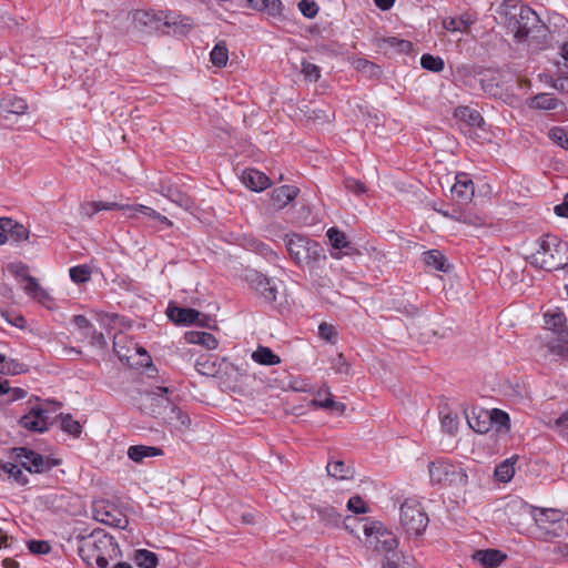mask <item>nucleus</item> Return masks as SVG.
I'll return each instance as SVG.
<instances>
[{
  "label": "nucleus",
  "instance_id": "nucleus-2",
  "mask_svg": "<svg viewBox=\"0 0 568 568\" xmlns=\"http://www.w3.org/2000/svg\"><path fill=\"white\" fill-rule=\"evenodd\" d=\"M531 264L546 271H557L568 265V243L557 235L546 234L537 241L530 256Z\"/></svg>",
  "mask_w": 568,
  "mask_h": 568
},
{
  "label": "nucleus",
  "instance_id": "nucleus-1",
  "mask_svg": "<svg viewBox=\"0 0 568 568\" xmlns=\"http://www.w3.org/2000/svg\"><path fill=\"white\" fill-rule=\"evenodd\" d=\"M79 555L90 567L106 568L118 557L119 547L104 530L97 529L80 539Z\"/></svg>",
  "mask_w": 568,
  "mask_h": 568
},
{
  "label": "nucleus",
  "instance_id": "nucleus-13",
  "mask_svg": "<svg viewBox=\"0 0 568 568\" xmlns=\"http://www.w3.org/2000/svg\"><path fill=\"white\" fill-rule=\"evenodd\" d=\"M94 518L104 525L115 528H125L128 524L126 518L119 509L105 505L94 506Z\"/></svg>",
  "mask_w": 568,
  "mask_h": 568
},
{
  "label": "nucleus",
  "instance_id": "nucleus-21",
  "mask_svg": "<svg viewBox=\"0 0 568 568\" xmlns=\"http://www.w3.org/2000/svg\"><path fill=\"white\" fill-rule=\"evenodd\" d=\"M0 230L8 236V241H26L29 237V230L10 217H0Z\"/></svg>",
  "mask_w": 568,
  "mask_h": 568
},
{
  "label": "nucleus",
  "instance_id": "nucleus-62",
  "mask_svg": "<svg viewBox=\"0 0 568 568\" xmlns=\"http://www.w3.org/2000/svg\"><path fill=\"white\" fill-rule=\"evenodd\" d=\"M399 559L400 555L396 550L390 552L388 556H385L383 568H399Z\"/></svg>",
  "mask_w": 568,
  "mask_h": 568
},
{
  "label": "nucleus",
  "instance_id": "nucleus-25",
  "mask_svg": "<svg viewBox=\"0 0 568 568\" xmlns=\"http://www.w3.org/2000/svg\"><path fill=\"white\" fill-rule=\"evenodd\" d=\"M184 338L189 344L201 345L209 351H213L219 346V341L215 336L207 332L189 331L184 334Z\"/></svg>",
  "mask_w": 568,
  "mask_h": 568
},
{
  "label": "nucleus",
  "instance_id": "nucleus-32",
  "mask_svg": "<svg viewBox=\"0 0 568 568\" xmlns=\"http://www.w3.org/2000/svg\"><path fill=\"white\" fill-rule=\"evenodd\" d=\"M251 358L255 363L264 366H274L281 363V357L266 346H258L252 353Z\"/></svg>",
  "mask_w": 568,
  "mask_h": 568
},
{
  "label": "nucleus",
  "instance_id": "nucleus-12",
  "mask_svg": "<svg viewBox=\"0 0 568 568\" xmlns=\"http://www.w3.org/2000/svg\"><path fill=\"white\" fill-rule=\"evenodd\" d=\"M250 284L264 301L271 303L276 300L277 285L273 278L254 273L250 277Z\"/></svg>",
  "mask_w": 568,
  "mask_h": 568
},
{
  "label": "nucleus",
  "instance_id": "nucleus-14",
  "mask_svg": "<svg viewBox=\"0 0 568 568\" xmlns=\"http://www.w3.org/2000/svg\"><path fill=\"white\" fill-rule=\"evenodd\" d=\"M454 200L458 202L470 201L475 193L474 182L466 173H458L455 176V183L450 187Z\"/></svg>",
  "mask_w": 568,
  "mask_h": 568
},
{
  "label": "nucleus",
  "instance_id": "nucleus-5",
  "mask_svg": "<svg viewBox=\"0 0 568 568\" xmlns=\"http://www.w3.org/2000/svg\"><path fill=\"white\" fill-rule=\"evenodd\" d=\"M363 531L366 547L384 556H388L398 547L396 536L381 521L367 519Z\"/></svg>",
  "mask_w": 568,
  "mask_h": 568
},
{
  "label": "nucleus",
  "instance_id": "nucleus-38",
  "mask_svg": "<svg viewBox=\"0 0 568 568\" xmlns=\"http://www.w3.org/2000/svg\"><path fill=\"white\" fill-rule=\"evenodd\" d=\"M515 475L513 459H506L495 468V477L501 483H508Z\"/></svg>",
  "mask_w": 568,
  "mask_h": 568
},
{
  "label": "nucleus",
  "instance_id": "nucleus-41",
  "mask_svg": "<svg viewBox=\"0 0 568 568\" xmlns=\"http://www.w3.org/2000/svg\"><path fill=\"white\" fill-rule=\"evenodd\" d=\"M327 237L331 245L336 250L346 248L349 245L346 234L335 227H331L327 231Z\"/></svg>",
  "mask_w": 568,
  "mask_h": 568
},
{
  "label": "nucleus",
  "instance_id": "nucleus-33",
  "mask_svg": "<svg viewBox=\"0 0 568 568\" xmlns=\"http://www.w3.org/2000/svg\"><path fill=\"white\" fill-rule=\"evenodd\" d=\"M545 325L550 331L551 336L565 329L566 316L562 312H548L544 316Z\"/></svg>",
  "mask_w": 568,
  "mask_h": 568
},
{
  "label": "nucleus",
  "instance_id": "nucleus-64",
  "mask_svg": "<svg viewBox=\"0 0 568 568\" xmlns=\"http://www.w3.org/2000/svg\"><path fill=\"white\" fill-rule=\"evenodd\" d=\"M555 213L561 217H568V193L565 195L562 203L554 209Z\"/></svg>",
  "mask_w": 568,
  "mask_h": 568
},
{
  "label": "nucleus",
  "instance_id": "nucleus-18",
  "mask_svg": "<svg viewBox=\"0 0 568 568\" xmlns=\"http://www.w3.org/2000/svg\"><path fill=\"white\" fill-rule=\"evenodd\" d=\"M477 21V17L471 12H464L459 17H448L443 19V28L449 32L466 33Z\"/></svg>",
  "mask_w": 568,
  "mask_h": 568
},
{
  "label": "nucleus",
  "instance_id": "nucleus-37",
  "mask_svg": "<svg viewBox=\"0 0 568 568\" xmlns=\"http://www.w3.org/2000/svg\"><path fill=\"white\" fill-rule=\"evenodd\" d=\"M134 561L140 568H155L158 565V557L150 550L139 549L134 554Z\"/></svg>",
  "mask_w": 568,
  "mask_h": 568
},
{
  "label": "nucleus",
  "instance_id": "nucleus-45",
  "mask_svg": "<svg viewBox=\"0 0 568 568\" xmlns=\"http://www.w3.org/2000/svg\"><path fill=\"white\" fill-rule=\"evenodd\" d=\"M540 518H536V521L558 523L564 518V514L559 509L554 508H539Z\"/></svg>",
  "mask_w": 568,
  "mask_h": 568
},
{
  "label": "nucleus",
  "instance_id": "nucleus-4",
  "mask_svg": "<svg viewBox=\"0 0 568 568\" xmlns=\"http://www.w3.org/2000/svg\"><path fill=\"white\" fill-rule=\"evenodd\" d=\"M428 474L433 485L462 487L468 481L466 470L459 464L445 458L430 462Z\"/></svg>",
  "mask_w": 568,
  "mask_h": 568
},
{
  "label": "nucleus",
  "instance_id": "nucleus-58",
  "mask_svg": "<svg viewBox=\"0 0 568 568\" xmlns=\"http://www.w3.org/2000/svg\"><path fill=\"white\" fill-rule=\"evenodd\" d=\"M2 395L8 396V400L12 402L24 398L27 396V392L20 387L11 388L10 385L8 384V390L0 394V396Z\"/></svg>",
  "mask_w": 568,
  "mask_h": 568
},
{
  "label": "nucleus",
  "instance_id": "nucleus-57",
  "mask_svg": "<svg viewBox=\"0 0 568 568\" xmlns=\"http://www.w3.org/2000/svg\"><path fill=\"white\" fill-rule=\"evenodd\" d=\"M344 185H345L346 190H348L355 194H362L365 192L364 184L361 181L353 179V178H347L344 181Z\"/></svg>",
  "mask_w": 568,
  "mask_h": 568
},
{
  "label": "nucleus",
  "instance_id": "nucleus-40",
  "mask_svg": "<svg viewBox=\"0 0 568 568\" xmlns=\"http://www.w3.org/2000/svg\"><path fill=\"white\" fill-rule=\"evenodd\" d=\"M61 429L74 437H78L82 433V426L81 424L73 419V417L70 414L61 415Z\"/></svg>",
  "mask_w": 568,
  "mask_h": 568
},
{
  "label": "nucleus",
  "instance_id": "nucleus-27",
  "mask_svg": "<svg viewBox=\"0 0 568 568\" xmlns=\"http://www.w3.org/2000/svg\"><path fill=\"white\" fill-rule=\"evenodd\" d=\"M530 109L550 111L559 106L560 101L552 93H539L527 100Z\"/></svg>",
  "mask_w": 568,
  "mask_h": 568
},
{
  "label": "nucleus",
  "instance_id": "nucleus-46",
  "mask_svg": "<svg viewBox=\"0 0 568 568\" xmlns=\"http://www.w3.org/2000/svg\"><path fill=\"white\" fill-rule=\"evenodd\" d=\"M549 139L562 149L568 150V131L562 128H552L548 133Z\"/></svg>",
  "mask_w": 568,
  "mask_h": 568
},
{
  "label": "nucleus",
  "instance_id": "nucleus-56",
  "mask_svg": "<svg viewBox=\"0 0 568 568\" xmlns=\"http://www.w3.org/2000/svg\"><path fill=\"white\" fill-rule=\"evenodd\" d=\"M159 192L171 201L179 203L180 205L183 204V195L171 186L161 185Z\"/></svg>",
  "mask_w": 568,
  "mask_h": 568
},
{
  "label": "nucleus",
  "instance_id": "nucleus-17",
  "mask_svg": "<svg viewBox=\"0 0 568 568\" xmlns=\"http://www.w3.org/2000/svg\"><path fill=\"white\" fill-rule=\"evenodd\" d=\"M311 405L316 408H324L335 412L339 415L346 410V405L341 402H335L327 386L322 387L317 393L316 397L311 402Z\"/></svg>",
  "mask_w": 568,
  "mask_h": 568
},
{
  "label": "nucleus",
  "instance_id": "nucleus-3",
  "mask_svg": "<svg viewBox=\"0 0 568 568\" xmlns=\"http://www.w3.org/2000/svg\"><path fill=\"white\" fill-rule=\"evenodd\" d=\"M501 14L505 16L503 18L507 30L518 41H521L529 34L531 26L537 21L534 10L516 3H505L501 7Z\"/></svg>",
  "mask_w": 568,
  "mask_h": 568
},
{
  "label": "nucleus",
  "instance_id": "nucleus-48",
  "mask_svg": "<svg viewBox=\"0 0 568 568\" xmlns=\"http://www.w3.org/2000/svg\"><path fill=\"white\" fill-rule=\"evenodd\" d=\"M288 387L292 390L301 392V393H308L312 390V385L308 382V379L305 377H301V376L291 377L290 382H288Z\"/></svg>",
  "mask_w": 568,
  "mask_h": 568
},
{
  "label": "nucleus",
  "instance_id": "nucleus-19",
  "mask_svg": "<svg viewBox=\"0 0 568 568\" xmlns=\"http://www.w3.org/2000/svg\"><path fill=\"white\" fill-rule=\"evenodd\" d=\"M241 180L246 187L255 192H261L271 184L268 176L255 169H245L242 172Z\"/></svg>",
  "mask_w": 568,
  "mask_h": 568
},
{
  "label": "nucleus",
  "instance_id": "nucleus-9",
  "mask_svg": "<svg viewBox=\"0 0 568 568\" xmlns=\"http://www.w3.org/2000/svg\"><path fill=\"white\" fill-rule=\"evenodd\" d=\"M49 420V410L36 405L20 418V424L28 430L43 433L48 429Z\"/></svg>",
  "mask_w": 568,
  "mask_h": 568
},
{
  "label": "nucleus",
  "instance_id": "nucleus-34",
  "mask_svg": "<svg viewBox=\"0 0 568 568\" xmlns=\"http://www.w3.org/2000/svg\"><path fill=\"white\" fill-rule=\"evenodd\" d=\"M210 61L216 68H223L229 61V49L224 41L217 42L210 53Z\"/></svg>",
  "mask_w": 568,
  "mask_h": 568
},
{
  "label": "nucleus",
  "instance_id": "nucleus-36",
  "mask_svg": "<svg viewBox=\"0 0 568 568\" xmlns=\"http://www.w3.org/2000/svg\"><path fill=\"white\" fill-rule=\"evenodd\" d=\"M24 364L8 357L6 353L0 352V373L14 375L24 372Z\"/></svg>",
  "mask_w": 568,
  "mask_h": 568
},
{
  "label": "nucleus",
  "instance_id": "nucleus-29",
  "mask_svg": "<svg viewBox=\"0 0 568 568\" xmlns=\"http://www.w3.org/2000/svg\"><path fill=\"white\" fill-rule=\"evenodd\" d=\"M252 9L264 11L272 17H281L283 13V4L281 0H247Z\"/></svg>",
  "mask_w": 568,
  "mask_h": 568
},
{
  "label": "nucleus",
  "instance_id": "nucleus-10",
  "mask_svg": "<svg viewBox=\"0 0 568 568\" xmlns=\"http://www.w3.org/2000/svg\"><path fill=\"white\" fill-rule=\"evenodd\" d=\"M19 268L22 273V281L24 282L23 290L24 292L32 297L33 300L38 301L40 304L45 306L47 308L53 307V298L49 295V293L39 284V282L32 277L26 274L24 266H16Z\"/></svg>",
  "mask_w": 568,
  "mask_h": 568
},
{
  "label": "nucleus",
  "instance_id": "nucleus-30",
  "mask_svg": "<svg viewBox=\"0 0 568 568\" xmlns=\"http://www.w3.org/2000/svg\"><path fill=\"white\" fill-rule=\"evenodd\" d=\"M160 455H162V450L153 446L133 445L128 448V457L135 463H142L148 457Z\"/></svg>",
  "mask_w": 568,
  "mask_h": 568
},
{
  "label": "nucleus",
  "instance_id": "nucleus-43",
  "mask_svg": "<svg viewBox=\"0 0 568 568\" xmlns=\"http://www.w3.org/2000/svg\"><path fill=\"white\" fill-rule=\"evenodd\" d=\"M457 115H459L473 126H481L484 124V119L480 113L467 106L459 108L457 110Z\"/></svg>",
  "mask_w": 568,
  "mask_h": 568
},
{
  "label": "nucleus",
  "instance_id": "nucleus-31",
  "mask_svg": "<svg viewBox=\"0 0 568 568\" xmlns=\"http://www.w3.org/2000/svg\"><path fill=\"white\" fill-rule=\"evenodd\" d=\"M452 220L474 227H481L488 224L486 216L469 210H458V213L452 215Z\"/></svg>",
  "mask_w": 568,
  "mask_h": 568
},
{
  "label": "nucleus",
  "instance_id": "nucleus-61",
  "mask_svg": "<svg viewBox=\"0 0 568 568\" xmlns=\"http://www.w3.org/2000/svg\"><path fill=\"white\" fill-rule=\"evenodd\" d=\"M555 425L561 435L568 437V410L562 413V415L556 420Z\"/></svg>",
  "mask_w": 568,
  "mask_h": 568
},
{
  "label": "nucleus",
  "instance_id": "nucleus-53",
  "mask_svg": "<svg viewBox=\"0 0 568 568\" xmlns=\"http://www.w3.org/2000/svg\"><path fill=\"white\" fill-rule=\"evenodd\" d=\"M318 514L323 520L327 524H337L339 521L341 516L333 507H324L318 509Z\"/></svg>",
  "mask_w": 568,
  "mask_h": 568
},
{
  "label": "nucleus",
  "instance_id": "nucleus-54",
  "mask_svg": "<svg viewBox=\"0 0 568 568\" xmlns=\"http://www.w3.org/2000/svg\"><path fill=\"white\" fill-rule=\"evenodd\" d=\"M442 426L443 428L449 433V434H453L457 430L458 428V419H457V416L455 414H446L445 416H443L442 418Z\"/></svg>",
  "mask_w": 568,
  "mask_h": 568
},
{
  "label": "nucleus",
  "instance_id": "nucleus-20",
  "mask_svg": "<svg viewBox=\"0 0 568 568\" xmlns=\"http://www.w3.org/2000/svg\"><path fill=\"white\" fill-rule=\"evenodd\" d=\"M298 192V187L294 185L276 187L271 193V203L277 210L284 209L297 196Z\"/></svg>",
  "mask_w": 568,
  "mask_h": 568
},
{
  "label": "nucleus",
  "instance_id": "nucleus-52",
  "mask_svg": "<svg viewBox=\"0 0 568 568\" xmlns=\"http://www.w3.org/2000/svg\"><path fill=\"white\" fill-rule=\"evenodd\" d=\"M297 6L302 14L306 18H314L318 12V6L311 0H301Z\"/></svg>",
  "mask_w": 568,
  "mask_h": 568
},
{
  "label": "nucleus",
  "instance_id": "nucleus-35",
  "mask_svg": "<svg viewBox=\"0 0 568 568\" xmlns=\"http://www.w3.org/2000/svg\"><path fill=\"white\" fill-rule=\"evenodd\" d=\"M423 262L436 271L446 272V258L438 250H430L423 253Z\"/></svg>",
  "mask_w": 568,
  "mask_h": 568
},
{
  "label": "nucleus",
  "instance_id": "nucleus-16",
  "mask_svg": "<svg viewBox=\"0 0 568 568\" xmlns=\"http://www.w3.org/2000/svg\"><path fill=\"white\" fill-rule=\"evenodd\" d=\"M168 317L180 325L204 324L200 322L201 313L194 308H183L179 306H169L166 311Z\"/></svg>",
  "mask_w": 568,
  "mask_h": 568
},
{
  "label": "nucleus",
  "instance_id": "nucleus-28",
  "mask_svg": "<svg viewBox=\"0 0 568 568\" xmlns=\"http://www.w3.org/2000/svg\"><path fill=\"white\" fill-rule=\"evenodd\" d=\"M546 339L550 352L562 358H568V331H560L556 336L547 334Z\"/></svg>",
  "mask_w": 568,
  "mask_h": 568
},
{
  "label": "nucleus",
  "instance_id": "nucleus-60",
  "mask_svg": "<svg viewBox=\"0 0 568 568\" xmlns=\"http://www.w3.org/2000/svg\"><path fill=\"white\" fill-rule=\"evenodd\" d=\"M554 88L564 94H568V73L562 71L561 74L556 79Z\"/></svg>",
  "mask_w": 568,
  "mask_h": 568
},
{
  "label": "nucleus",
  "instance_id": "nucleus-8",
  "mask_svg": "<svg viewBox=\"0 0 568 568\" xmlns=\"http://www.w3.org/2000/svg\"><path fill=\"white\" fill-rule=\"evenodd\" d=\"M19 463L29 473H42L50 470L57 463L49 458H44L40 454L28 448H20L17 454Z\"/></svg>",
  "mask_w": 568,
  "mask_h": 568
},
{
  "label": "nucleus",
  "instance_id": "nucleus-63",
  "mask_svg": "<svg viewBox=\"0 0 568 568\" xmlns=\"http://www.w3.org/2000/svg\"><path fill=\"white\" fill-rule=\"evenodd\" d=\"M334 369L339 374H348L349 365L342 354H339L334 363Z\"/></svg>",
  "mask_w": 568,
  "mask_h": 568
},
{
  "label": "nucleus",
  "instance_id": "nucleus-39",
  "mask_svg": "<svg viewBox=\"0 0 568 568\" xmlns=\"http://www.w3.org/2000/svg\"><path fill=\"white\" fill-rule=\"evenodd\" d=\"M72 323H73V325L78 329L83 332V334L85 336H89L92 333L93 334V336H92L93 338H95L98 341L103 339V335L100 334V333H97V331L93 328L92 324L90 323V321L85 316H83V315H75L72 318Z\"/></svg>",
  "mask_w": 568,
  "mask_h": 568
},
{
  "label": "nucleus",
  "instance_id": "nucleus-6",
  "mask_svg": "<svg viewBox=\"0 0 568 568\" xmlns=\"http://www.w3.org/2000/svg\"><path fill=\"white\" fill-rule=\"evenodd\" d=\"M400 524L408 535L420 536L428 525V516L416 499H406L400 506Z\"/></svg>",
  "mask_w": 568,
  "mask_h": 568
},
{
  "label": "nucleus",
  "instance_id": "nucleus-44",
  "mask_svg": "<svg viewBox=\"0 0 568 568\" xmlns=\"http://www.w3.org/2000/svg\"><path fill=\"white\" fill-rule=\"evenodd\" d=\"M70 278L77 283H85L91 278V270L87 265H77L69 271Z\"/></svg>",
  "mask_w": 568,
  "mask_h": 568
},
{
  "label": "nucleus",
  "instance_id": "nucleus-50",
  "mask_svg": "<svg viewBox=\"0 0 568 568\" xmlns=\"http://www.w3.org/2000/svg\"><path fill=\"white\" fill-rule=\"evenodd\" d=\"M318 334L326 342L334 343L337 336V331L334 325L324 322L318 326Z\"/></svg>",
  "mask_w": 568,
  "mask_h": 568
},
{
  "label": "nucleus",
  "instance_id": "nucleus-22",
  "mask_svg": "<svg viewBox=\"0 0 568 568\" xmlns=\"http://www.w3.org/2000/svg\"><path fill=\"white\" fill-rule=\"evenodd\" d=\"M474 560L479 562L484 568H497L507 558L506 554L498 549L477 550Z\"/></svg>",
  "mask_w": 568,
  "mask_h": 568
},
{
  "label": "nucleus",
  "instance_id": "nucleus-49",
  "mask_svg": "<svg viewBox=\"0 0 568 568\" xmlns=\"http://www.w3.org/2000/svg\"><path fill=\"white\" fill-rule=\"evenodd\" d=\"M347 509L354 514H366L368 506L361 496L356 495L348 499Z\"/></svg>",
  "mask_w": 568,
  "mask_h": 568
},
{
  "label": "nucleus",
  "instance_id": "nucleus-59",
  "mask_svg": "<svg viewBox=\"0 0 568 568\" xmlns=\"http://www.w3.org/2000/svg\"><path fill=\"white\" fill-rule=\"evenodd\" d=\"M126 211H139V213H141L150 219L158 217V212L155 210H153L152 207L145 206L143 204H135V205L128 204Z\"/></svg>",
  "mask_w": 568,
  "mask_h": 568
},
{
  "label": "nucleus",
  "instance_id": "nucleus-15",
  "mask_svg": "<svg viewBox=\"0 0 568 568\" xmlns=\"http://www.w3.org/2000/svg\"><path fill=\"white\" fill-rule=\"evenodd\" d=\"M159 393H151L145 396L144 409L153 417L161 419L160 412L166 410L168 404L172 402L165 396L169 393L166 387H158Z\"/></svg>",
  "mask_w": 568,
  "mask_h": 568
},
{
  "label": "nucleus",
  "instance_id": "nucleus-24",
  "mask_svg": "<svg viewBox=\"0 0 568 568\" xmlns=\"http://www.w3.org/2000/svg\"><path fill=\"white\" fill-rule=\"evenodd\" d=\"M0 109L8 114L22 115L28 111V103L23 98L6 94L0 99Z\"/></svg>",
  "mask_w": 568,
  "mask_h": 568
},
{
  "label": "nucleus",
  "instance_id": "nucleus-7",
  "mask_svg": "<svg viewBox=\"0 0 568 568\" xmlns=\"http://www.w3.org/2000/svg\"><path fill=\"white\" fill-rule=\"evenodd\" d=\"M286 247L292 258L298 264L307 262L310 258L318 255L320 252V245L316 242L298 234L287 236Z\"/></svg>",
  "mask_w": 568,
  "mask_h": 568
},
{
  "label": "nucleus",
  "instance_id": "nucleus-51",
  "mask_svg": "<svg viewBox=\"0 0 568 568\" xmlns=\"http://www.w3.org/2000/svg\"><path fill=\"white\" fill-rule=\"evenodd\" d=\"M489 416H490V425L494 423V424L505 427L506 429L509 428V416L504 410L495 408L489 412Z\"/></svg>",
  "mask_w": 568,
  "mask_h": 568
},
{
  "label": "nucleus",
  "instance_id": "nucleus-47",
  "mask_svg": "<svg viewBox=\"0 0 568 568\" xmlns=\"http://www.w3.org/2000/svg\"><path fill=\"white\" fill-rule=\"evenodd\" d=\"M301 72L306 80H310L312 82H316L321 78L320 67H317L316 64L308 62V61L302 62Z\"/></svg>",
  "mask_w": 568,
  "mask_h": 568
},
{
  "label": "nucleus",
  "instance_id": "nucleus-26",
  "mask_svg": "<svg viewBox=\"0 0 568 568\" xmlns=\"http://www.w3.org/2000/svg\"><path fill=\"white\" fill-rule=\"evenodd\" d=\"M326 471L328 476L338 480L352 479L355 474L354 467L343 460L328 462L326 465Z\"/></svg>",
  "mask_w": 568,
  "mask_h": 568
},
{
  "label": "nucleus",
  "instance_id": "nucleus-42",
  "mask_svg": "<svg viewBox=\"0 0 568 568\" xmlns=\"http://www.w3.org/2000/svg\"><path fill=\"white\" fill-rule=\"evenodd\" d=\"M420 65L433 72H440L444 70L445 63L440 57H435L428 53H425L420 58Z\"/></svg>",
  "mask_w": 568,
  "mask_h": 568
},
{
  "label": "nucleus",
  "instance_id": "nucleus-55",
  "mask_svg": "<svg viewBox=\"0 0 568 568\" xmlns=\"http://www.w3.org/2000/svg\"><path fill=\"white\" fill-rule=\"evenodd\" d=\"M28 548L32 554L43 555L48 554L51 549L48 541L31 540L28 542Z\"/></svg>",
  "mask_w": 568,
  "mask_h": 568
},
{
  "label": "nucleus",
  "instance_id": "nucleus-11",
  "mask_svg": "<svg viewBox=\"0 0 568 568\" xmlns=\"http://www.w3.org/2000/svg\"><path fill=\"white\" fill-rule=\"evenodd\" d=\"M160 413L162 414V423L175 430L184 432L191 426V418L189 414L183 412L174 403L168 404L166 410Z\"/></svg>",
  "mask_w": 568,
  "mask_h": 568
},
{
  "label": "nucleus",
  "instance_id": "nucleus-23",
  "mask_svg": "<svg viewBox=\"0 0 568 568\" xmlns=\"http://www.w3.org/2000/svg\"><path fill=\"white\" fill-rule=\"evenodd\" d=\"M467 423L471 429L476 433L485 434L490 429V416L489 410L486 409H473L466 415Z\"/></svg>",
  "mask_w": 568,
  "mask_h": 568
}]
</instances>
